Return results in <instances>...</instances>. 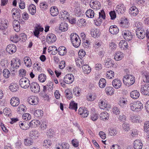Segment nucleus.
Returning <instances> with one entry per match:
<instances>
[{
  "instance_id": "f3484780",
  "label": "nucleus",
  "mask_w": 149,
  "mask_h": 149,
  "mask_svg": "<svg viewBox=\"0 0 149 149\" xmlns=\"http://www.w3.org/2000/svg\"><path fill=\"white\" fill-rule=\"evenodd\" d=\"M7 20L4 19H0V29L3 30L8 26Z\"/></svg>"
},
{
  "instance_id": "6e6552de",
  "label": "nucleus",
  "mask_w": 149,
  "mask_h": 149,
  "mask_svg": "<svg viewBox=\"0 0 149 149\" xmlns=\"http://www.w3.org/2000/svg\"><path fill=\"white\" fill-rule=\"evenodd\" d=\"M20 60L18 58L13 59L11 61V65L13 71H15V69H17L20 65Z\"/></svg>"
},
{
  "instance_id": "8fccbe9b",
  "label": "nucleus",
  "mask_w": 149,
  "mask_h": 149,
  "mask_svg": "<svg viewBox=\"0 0 149 149\" xmlns=\"http://www.w3.org/2000/svg\"><path fill=\"white\" fill-rule=\"evenodd\" d=\"M114 72L111 70H110L107 72L106 77L109 79H110L114 77Z\"/></svg>"
},
{
  "instance_id": "58836bf2",
  "label": "nucleus",
  "mask_w": 149,
  "mask_h": 149,
  "mask_svg": "<svg viewBox=\"0 0 149 149\" xmlns=\"http://www.w3.org/2000/svg\"><path fill=\"white\" fill-rule=\"evenodd\" d=\"M40 122L36 120H32L29 123L28 125L29 127L31 128L35 127L36 125L40 123Z\"/></svg>"
},
{
  "instance_id": "603ef678",
  "label": "nucleus",
  "mask_w": 149,
  "mask_h": 149,
  "mask_svg": "<svg viewBox=\"0 0 149 149\" xmlns=\"http://www.w3.org/2000/svg\"><path fill=\"white\" fill-rule=\"evenodd\" d=\"M144 131L149 133V121H146L144 123Z\"/></svg>"
},
{
  "instance_id": "4be33fe9",
  "label": "nucleus",
  "mask_w": 149,
  "mask_h": 149,
  "mask_svg": "<svg viewBox=\"0 0 149 149\" xmlns=\"http://www.w3.org/2000/svg\"><path fill=\"white\" fill-rule=\"evenodd\" d=\"M76 24L79 27H84L87 24L86 19L84 18L79 19L77 22Z\"/></svg>"
},
{
  "instance_id": "de8ad7c7",
  "label": "nucleus",
  "mask_w": 149,
  "mask_h": 149,
  "mask_svg": "<svg viewBox=\"0 0 149 149\" xmlns=\"http://www.w3.org/2000/svg\"><path fill=\"white\" fill-rule=\"evenodd\" d=\"M77 104L75 103L74 101L72 102L70 104L69 109H71L77 111Z\"/></svg>"
},
{
  "instance_id": "79ce46f5",
  "label": "nucleus",
  "mask_w": 149,
  "mask_h": 149,
  "mask_svg": "<svg viewBox=\"0 0 149 149\" xmlns=\"http://www.w3.org/2000/svg\"><path fill=\"white\" fill-rule=\"evenodd\" d=\"M120 24L122 25L121 26L123 28L128 27L130 24V23L128 21L127 19L126 18L125 19H124L122 21L120 22Z\"/></svg>"
},
{
  "instance_id": "0e129e2a",
  "label": "nucleus",
  "mask_w": 149,
  "mask_h": 149,
  "mask_svg": "<svg viewBox=\"0 0 149 149\" xmlns=\"http://www.w3.org/2000/svg\"><path fill=\"white\" fill-rule=\"evenodd\" d=\"M78 54L79 57L81 58L84 57L85 56L86 52L83 49H81L79 52Z\"/></svg>"
},
{
  "instance_id": "0eeeda50",
  "label": "nucleus",
  "mask_w": 149,
  "mask_h": 149,
  "mask_svg": "<svg viewBox=\"0 0 149 149\" xmlns=\"http://www.w3.org/2000/svg\"><path fill=\"white\" fill-rule=\"evenodd\" d=\"M140 91L142 94L149 95V84L146 83L141 85Z\"/></svg>"
},
{
  "instance_id": "a18cd8bd",
  "label": "nucleus",
  "mask_w": 149,
  "mask_h": 149,
  "mask_svg": "<svg viewBox=\"0 0 149 149\" xmlns=\"http://www.w3.org/2000/svg\"><path fill=\"white\" fill-rule=\"evenodd\" d=\"M34 114L36 117H39L43 116V111L41 110H36L34 111Z\"/></svg>"
},
{
  "instance_id": "c9c22d12",
  "label": "nucleus",
  "mask_w": 149,
  "mask_h": 149,
  "mask_svg": "<svg viewBox=\"0 0 149 149\" xmlns=\"http://www.w3.org/2000/svg\"><path fill=\"white\" fill-rule=\"evenodd\" d=\"M114 88L110 86L107 87L105 89V92L107 95H112L113 93Z\"/></svg>"
},
{
  "instance_id": "f704fd0d",
  "label": "nucleus",
  "mask_w": 149,
  "mask_h": 149,
  "mask_svg": "<svg viewBox=\"0 0 149 149\" xmlns=\"http://www.w3.org/2000/svg\"><path fill=\"white\" fill-rule=\"evenodd\" d=\"M86 14L87 17L92 18L94 17V12L91 9H89L86 12Z\"/></svg>"
},
{
  "instance_id": "dca6fc26",
  "label": "nucleus",
  "mask_w": 149,
  "mask_h": 149,
  "mask_svg": "<svg viewBox=\"0 0 149 149\" xmlns=\"http://www.w3.org/2000/svg\"><path fill=\"white\" fill-rule=\"evenodd\" d=\"M90 7L93 9H99L100 8V3L97 1H91L90 2Z\"/></svg>"
},
{
  "instance_id": "4d7b16f0",
  "label": "nucleus",
  "mask_w": 149,
  "mask_h": 149,
  "mask_svg": "<svg viewBox=\"0 0 149 149\" xmlns=\"http://www.w3.org/2000/svg\"><path fill=\"white\" fill-rule=\"evenodd\" d=\"M24 142L25 146H30L32 145L33 141L32 140H29L28 139H25L24 140Z\"/></svg>"
},
{
  "instance_id": "4468645a",
  "label": "nucleus",
  "mask_w": 149,
  "mask_h": 149,
  "mask_svg": "<svg viewBox=\"0 0 149 149\" xmlns=\"http://www.w3.org/2000/svg\"><path fill=\"white\" fill-rule=\"evenodd\" d=\"M136 35L139 38L143 39L145 37L146 33L143 29H136Z\"/></svg>"
},
{
  "instance_id": "5fc2aeb1",
  "label": "nucleus",
  "mask_w": 149,
  "mask_h": 149,
  "mask_svg": "<svg viewBox=\"0 0 149 149\" xmlns=\"http://www.w3.org/2000/svg\"><path fill=\"white\" fill-rule=\"evenodd\" d=\"M142 24L141 22L137 21L134 22V26L137 28V29H142Z\"/></svg>"
},
{
  "instance_id": "864d4df0",
  "label": "nucleus",
  "mask_w": 149,
  "mask_h": 149,
  "mask_svg": "<svg viewBox=\"0 0 149 149\" xmlns=\"http://www.w3.org/2000/svg\"><path fill=\"white\" fill-rule=\"evenodd\" d=\"M40 6L41 10H45L47 8V5L45 2H42L40 4Z\"/></svg>"
},
{
  "instance_id": "1a4fd4ad",
  "label": "nucleus",
  "mask_w": 149,
  "mask_h": 149,
  "mask_svg": "<svg viewBox=\"0 0 149 149\" xmlns=\"http://www.w3.org/2000/svg\"><path fill=\"white\" fill-rule=\"evenodd\" d=\"M74 79V76L72 74H68L64 77L63 81L67 84H70L72 83Z\"/></svg>"
},
{
  "instance_id": "5701e85b",
  "label": "nucleus",
  "mask_w": 149,
  "mask_h": 149,
  "mask_svg": "<svg viewBox=\"0 0 149 149\" xmlns=\"http://www.w3.org/2000/svg\"><path fill=\"white\" fill-rule=\"evenodd\" d=\"M109 31L111 34H116L119 32V29L115 25L111 26L109 28Z\"/></svg>"
},
{
  "instance_id": "393cba45",
  "label": "nucleus",
  "mask_w": 149,
  "mask_h": 149,
  "mask_svg": "<svg viewBox=\"0 0 149 149\" xmlns=\"http://www.w3.org/2000/svg\"><path fill=\"white\" fill-rule=\"evenodd\" d=\"M139 12L138 9L135 6H132L130 9L129 13L134 16H136Z\"/></svg>"
},
{
  "instance_id": "f257e3e1",
  "label": "nucleus",
  "mask_w": 149,
  "mask_h": 149,
  "mask_svg": "<svg viewBox=\"0 0 149 149\" xmlns=\"http://www.w3.org/2000/svg\"><path fill=\"white\" fill-rule=\"evenodd\" d=\"M123 81L124 83L128 87L135 82L134 77L132 75L127 74L124 77Z\"/></svg>"
},
{
  "instance_id": "c756f323",
  "label": "nucleus",
  "mask_w": 149,
  "mask_h": 149,
  "mask_svg": "<svg viewBox=\"0 0 149 149\" xmlns=\"http://www.w3.org/2000/svg\"><path fill=\"white\" fill-rule=\"evenodd\" d=\"M130 95L132 98L136 99L139 97L140 96V93L138 91L134 90L132 91L130 93Z\"/></svg>"
},
{
  "instance_id": "412c9836",
  "label": "nucleus",
  "mask_w": 149,
  "mask_h": 149,
  "mask_svg": "<svg viewBox=\"0 0 149 149\" xmlns=\"http://www.w3.org/2000/svg\"><path fill=\"white\" fill-rule=\"evenodd\" d=\"M113 86L116 88H120L121 86V82L120 80L118 79H116L113 80L112 82Z\"/></svg>"
},
{
  "instance_id": "f03ea898",
  "label": "nucleus",
  "mask_w": 149,
  "mask_h": 149,
  "mask_svg": "<svg viewBox=\"0 0 149 149\" xmlns=\"http://www.w3.org/2000/svg\"><path fill=\"white\" fill-rule=\"evenodd\" d=\"M130 105L131 110L136 112L140 111L143 108V104L139 101L133 102Z\"/></svg>"
},
{
  "instance_id": "9d476101",
  "label": "nucleus",
  "mask_w": 149,
  "mask_h": 149,
  "mask_svg": "<svg viewBox=\"0 0 149 149\" xmlns=\"http://www.w3.org/2000/svg\"><path fill=\"white\" fill-rule=\"evenodd\" d=\"M28 103L32 105L37 104L38 102V98L36 96H31L29 97L27 100Z\"/></svg>"
},
{
  "instance_id": "6e6d98bb",
  "label": "nucleus",
  "mask_w": 149,
  "mask_h": 149,
  "mask_svg": "<svg viewBox=\"0 0 149 149\" xmlns=\"http://www.w3.org/2000/svg\"><path fill=\"white\" fill-rule=\"evenodd\" d=\"M22 117L23 119L26 121L30 120L31 118L30 114L27 113H24L22 116Z\"/></svg>"
},
{
  "instance_id": "7c9ffc66",
  "label": "nucleus",
  "mask_w": 149,
  "mask_h": 149,
  "mask_svg": "<svg viewBox=\"0 0 149 149\" xmlns=\"http://www.w3.org/2000/svg\"><path fill=\"white\" fill-rule=\"evenodd\" d=\"M58 52L60 55H64L67 52L66 49L63 46L60 47L58 49Z\"/></svg>"
},
{
  "instance_id": "aec40b11",
  "label": "nucleus",
  "mask_w": 149,
  "mask_h": 149,
  "mask_svg": "<svg viewBox=\"0 0 149 149\" xmlns=\"http://www.w3.org/2000/svg\"><path fill=\"white\" fill-rule=\"evenodd\" d=\"M125 9L124 5L123 4H121L120 5L117 6L116 10L118 14H122L124 13Z\"/></svg>"
},
{
  "instance_id": "a211bd4d",
  "label": "nucleus",
  "mask_w": 149,
  "mask_h": 149,
  "mask_svg": "<svg viewBox=\"0 0 149 149\" xmlns=\"http://www.w3.org/2000/svg\"><path fill=\"white\" fill-rule=\"evenodd\" d=\"M143 144L139 140H135L134 142V148L135 149H141Z\"/></svg>"
},
{
  "instance_id": "774afa93",
  "label": "nucleus",
  "mask_w": 149,
  "mask_h": 149,
  "mask_svg": "<svg viewBox=\"0 0 149 149\" xmlns=\"http://www.w3.org/2000/svg\"><path fill=\"white\" fill-rule=\"evenodd\" d=\"M48 124V121L46 120H43L42 122V123L41 125V127L43 129H45Z\"/></svg>"
},
{
  "instance_id": "a878e982",
  "label": "nucleus",
  "mask_w": 149,
  "mask_h": 149,
  "mask_svg": "<svg viewBox=\"0 0 149 149\" xmlns=\"http://www.w3.org/2000/svg\"><path fill=\"white\" fill-rule=\"evenodd\" d=\"M119 47L122 49H126L128 47L127 42L124 40H121L119 44Z\"/></svg>"
},
{
  "instance_id": "13d9d810",
  "label": "nucleus",
  "mask_w": 149,
  "mask_h": 149,
  "mask_svg": "<svg viewBox=\"0 0 149 149\" xmlns=\"http://www.w3.org/2000/svg\"><path fill=\"white\" fill-rule=\"evenodd\" d=\"M25 109H26V107L23 104H21L18 107V111L19 112H26Z\"/></svg>"
},
{
  "instance_id": "4c0bfd02",
  "label": "nucleus",
  "mask_w": 149,
  "mask_h": 149,
  "mask_svg": "<svg viewBox=\"0 0 149 149\" xmlns=\"http://www.w3.org/2000/svg\"><path fill=\"white\" fill-rule=\"evenodd\" d=\"M98 84L100 88H103L106 86V81L104 78L101 79L99 80Z\"/></svg>"
},
{
  "instance_id": "b1692460",
  "label": "nucleus",
  "mask_w": 149,
  "mask_h": 149,
  "mask_svg": "<svg viewBox=\"0 0 149 149\" xmlns=\"http://www.w3.org/2000/svg\"><path fill=\"white\" fill-rule=\"evenodd\" d=\"M39 134L37 130H31L30 132L29 136L32 139H35L38 137Z\"/></svg>"
},
{
  "instance_id": "c85d7f7f",
  "label": "nucleus",
  "mask_w": 149,
  "mask_h": 149,
  "mask_svg": "<svg viewBox=\"0 0 149 149\" xmlns=\"http://www.w3.org/2000/svg\"><path fill=\"white\" fill-rule=\"evenodd\" d=\"M50 12L51 15L53 16H56L58 13V8L55 6L51 8Z\"/></svg>"
},
{
  "instance_id": "ea45409f",
  "label": "nucleus",
  "mask_w": 149,
  "mask_h": 149,
  "mask_svg": "<svg viewBox=\"0 0 149 149\" xmlns=\"http://www.w3.org/2000/svg\"><path fill=\"white\" fill-rule=\"evenodd\" d=\"M10 89L12 92H15L18 89V86L16 84L12 83L10 86Z\"/></svg>"
},
{
  "instance_id": "cd10ccee",
  "label": "nucleus",
  "mask_w": 149,
  "mask_h": 149,
  "mask_svg": "<svg viewBox=\"0 0 149 149\" xmlns=\"http://www.w3.org/2000/svg\"><path fill=\"white\" fill-rule=\"evenodd\" d=\"M123 57V53L120 52H117L114 54V59L117 61L121 60Z\"/></svg>"
},
{
  "instance_id": "e2e57ef3",
  "label": "nucleus",
  "mask_w": 149,
  "mask_h": 149,
  "mask_svg": "<svg viewBox=\"0 0 149 149\" xmlns=\"http://www.w3.org/2000/svg\"><path fill=\"white\" fill-rule=\"evenodd\" d=\"M83 111L82 114V117L84 118L88 116V111L86 109H83Z\"/></svg>"
},
{
  "instance_id": "f8f14e48",
  "label": "nucleus",
  "mask_w": 149,
  "mask_h": 149,
  "mask_svg": "<svg viewBox=\"0 0 149 149\" xmlns=\"http://www.w3.org/2000/svg\"><path fill=\"white\" fill-rule=\"evenodd\" d=\"M16 50V46L13 44H10L8 45L6 48V51L10 54H12L15 52Z\"/></svg>"
},
{
  "instance_id": "72a5a7b5",
  "label": "nucleus",
  "mask_w": 149,
  "mask_h": 149,
  "mask_svg": "<svg viewBox=\"0 0 149 149\" xmlns=\"http://www.w3.org/2000/svg\"><path fill=\"white\" fill-rule=\"evenodd\" d=\"M109 116V114L106 112H104L100 114V116L102 120H107Z\"/></svg>"
},
{
  "instance_id": "a19ab883",
  "label": "nucleus",
  "mask_w": 149,
  "mask_h": 149,
  "mask_svg": "<svg viewBox=\"0 0 149 149\" xmlns=\"http://www.w3.org/2000/svg\"><path fill=\"white\" fill-rule=\"evenodd\" d=\"M88 100L90 101H93L96 98L95 94L94 93L88 94L86 96Z\"/></svg>"
},
{
  "instance_id": "680f3d73",
  "label": "nucleus",
  "mask_w": 149,
  "mask_h": 149,
  "mask_svg": "<svg viewBox=\"0 0 149 149\" xmlns=\"http://www.w3.org/2000/svg\"><path fill=\"white\" fill-rule=\"evenodd\" d=\"M65 93H66V96L67 98L69 99H70L72 97V94L71 92L69 90H68L65 91Z\"/></svg>"
},
{
  "instance_id": "9b49d317",
  "label": "nucleus",
  "mask_w": 149,
  "mask_h": 149,
  "mask_svg": "<svg viewBox=\"0 0 149 149\" xmlns=\"http://www.w3.org/2000/svg\"><path fill=\"white\" fill-rule=\"evenodd\" d=\"M122 34L123 35L124 38L127 41L131 40L132 39L131 32L129 31H123L122 32Z\"/></svg>"
},
{
  "instance_id": "49530a36",
  "label": "nucleus",
  "mask_w": 149,
  "mask_h": 149,
  "mask_svg": "<svg viewBox=\"0 0 149 149\" xmlns=\"http://www.w3.org/2000/svg\"><path fill=\"white\" fill-rule=\"evenodd\" d=\"M3 75L6 78H8L10 76V72L7 69H4L3 72Z\"/></svg>"
},
{
  "instance_id": "338daca9",
  "label": "nucleus",
  "mask_w": 149,
  "mask_h": 149,
  "mask_svg": "<svg viewBox=\"0 0 149 149\" xmlns=\"http://www.w3.org/2000/svg\"><path fill=\"white\" fill-rule=\"evenodd\" d=\"M123 130L126 131H128L130 130L129 124L125 123L123 124Z\"/></svg>"
},
{
  "instance_id": "473e14b6",
  "label": "nucleus",
  "mask_w": 149,
  "mask_h": 149,
  "mask_svg": "<svg viewBox=\"0 0 149 149\" xmlns=\"http://www.w3.org/2000/svg\"><path fill=\"white\" fill-rule=\"evenodd\" d=\"M59 29L62 31L65 32L68 29V25L67 23H61L59 26Z\"/></svg>"
},
{
  "instance_id": "6ab92c4d",
  "label": "nucleus",
  "mask_w": 149,
  "mask_h": 149,
  "mask_svg": "<svg viewBox=\"0 0 149 149\" xmlns=\"http://www.w3.org/2000/svg\"><path fill=\"white\" fill-rule=\"evenodd\" d=\"M19 100L17 97H13L10 100V104L13 107H16L19 104Z\"/></svg>"
},
{
  "instance_id": "3c124183",
  "label": "nucleus",
  "mask_w": 149,
  "mask_h": 149,
  "mask_svg": "<svg viewBox=\"0 0 149 149\" xmlns=\"http://www.w3.org/2000/svg\"><path fill=\"white\" fill-rule=\"evenodd\" d=\"M46 79V76L45 74H40L38 76V79L41 82H44Z\"/></svg>"
},
{
  "instance_id": "bb28decb",
  "label": "nucleus",
  "mask_w": 149,
  "mask_h": 149,
  "mask_svg": "<svg viewBox=\"0 0 149 149\" xmlns=\"http://www.w3.org/2000/svg\"><path fill=\"white\" fill-rule=\"evenodd\" d=\"M28 10L30 13L32 15H34L36 12V6L33 4H31L29 6Z\"/></svg>"
},
{
  "instance_id": "e433bc0d",
  "label": "nucleus",
  "mask_w": 149,
  "mask_h": 149,
  "mask_svg": "<svg viewBox=\"0 0 149 149\" xmlns=\"http://www.w3.org/2000/svg\"><path fill=\"white\" fill-rule=\"evenodd\" d=\"M83 70L84 73L88 74L90 72L91 68L88 65L86 64L83 66Z\"/></svg>"
},
{
  "instance_id": "69168bd1",
  "label": "nucleus",
  "mask_w": 149,
  "mask_h": 149,
  "mask_svg": "<svg viewBox=\"0 0 149 149\" xmlns=\"http://www.w3.org/2000/svg\"><path fill=\"white\" fill-rule=\"evenodd\" d=\"M26 71L25 70L22 69L19 70V74L22 77H24L26 76Z\"/></svg>"
},
{
  "instance_id": "7ed1b4c3",
  "label": "nucleus",
  "mask_w": 149,
  "mask_h": 149,
  "mask_svg": "<svg viewBox=\"0 0 149 149\" xmlns=\"http://www.w3.org/2000/svg\"><path fill=\"white\" fill-rule=\"evenodd\" d=\"M78 36L76 34L72 33L70 35V39L73 45L76 47H78L81 43V40L79 39Z\"/></svg>"
},
{
  "instance_id": "2eb2a0df",
  "label": "nucleus",
  "mask_w": 149,
  "mask_h": 149,
  "mask_svg": "<svg viewBox=\"0 0 149 149\" xmlns=\"http://www.w3.org/2000/svg\"><path fill=\"white\" fill-rule=\"evenodd\" d=\"M56 37L54 34L52 33H49L47 36L46 40L48 43L54 42L56 41Z\"/></svg>"
},
{
  "instance_id": "052dcab7",
  "label": "nucleus",
  "mask_w": 149,
  "mask_h": 149,
  "mask_svg": "<svg viewBox=\"0 0 149 149\" xmlns=\"http://www.w3.org/2000/svg\"><path fill=\"white\" fill-rule=\"evenodd\" d=\"M60 145V146H61L62 149H68L69 147V144L66 142H63Z\"/></svg>"
},
{
  "instance_id": "423d86ee",
  "label": "nucleus",
  "mask_w": 149,
  "mask_h": 149,
  "mask_svg": "<svg viewBox=\"0 0 149 149\" xmlns=\"http://www.w3.org/2000/svg\"><path fill=\"white\" fill-rule=\"evenodd\" d=\"M30 88L31 91L35 93H38L40 90L39 85L36 82H32L30 84Z\"/></svg>"
},
{
  "instance_id": "ddd939ff",
  "label": "nucleus",
  "mask_w": 149,
  "mask_h": 149,
  "mask_svg": "<svg viewBox=\"0 0 149 149\" xmlns=\"http://www.w3.org/2000/svg\"><path fill=\"white\" fill-rule=\"evenodd\" d=\"M44 30L43 28L40 25H37L34 27V30L33 31V34L36 37L38 38L40 32H42Z\"/></svg>"
},
{
  "instance_id": "09e8293b",
  "label": "nucleus",
  "mask_w": 149,
  "mask_h": 149,
  "mask_svg": "<svg viewBox=\"0 0 149 149\" xmlns=\"http://www.w3.org/2000/svg\"><path fill=\"white\" fill-rule=\"evenodd\" d=\"M109 134L111 136H115L117 133L116 129L113 128H110L108 130Z\"/></svg>"
},
{
  "instance_id": "39448f33",
  "label": "nucleus",
  "mask_w": 149,
  "mask_h": 149,
  "mask_svg": "<svg viewBox=\"0 0 149 149\" xmlns=\"http://www.w3.org/2000/svg\"><path fill=\"white\" fill-rule=\"evenodd\" d=\"M99 17L98 18L96 19V22H95V25L97 26H100L102 23V20L101 18H102L104 19L105 18V14L103 10H102L100 12H99Z\"/></svg>"
},
{
  "instance_id": "37998d69",
  "label": "nucleus",
  "mask_w": 149,
  "mask_h": 149,
  "mask_svg": "<svg viewBox=\"0 0 149 149\" xmlns=\"http://www.w3.org/2000/svg\"><path fill=\"white\" fill-rule=\"evenodd\" d=\"M104 63H105V65L107 68H110L112 67L113 65V61L110 60L108 61L107 60L104 61Z\"/></svg>"
},
{
  "instance_id": "2f4dec72",
  "label": "nucleus",
  "mask_w": 149,
  "mask_h": 149,
  "mask_svg": "<svg viewBox=\"0 0 149 149\" xmlns=\"http://www.w3.org/2000/svg\"><path fill=\"white\" fill-rule=\"evenodd\" d=\"M130 119L133 123H140L142 122L140 118L137 116H132L130 117Z\"/></svg>"
},
{
  "instance_id": "bf43d9fd",
  "label": "nucleus",
  "mask_w": 149,
  "mask_h": 149,
  "mask_svg": "<svg viewBox=\"0 0 149 149\" xmlns=\"http://www.w3.org/2000/svg\"><path fill=\"white\" fill-rule=\"evenodd\" d=\"M50 141L49 140H45L43 143V145L46 148H49L51 145Z\"/></svg>"
},
{
  "instance_id": "20e7f679",
  "label": "nucleus",
  "mask_w": 149,
  "mask_h": 149,
  "mask_svg": "<svg viewBox=\"0 0 149 149\" xmlns=\"http://www.w3.org/2000/svg\"><path fill=\"white\" fill-rule=\"evenodd\" d=\"M19 85L22 88L26 89L28 88L30 85L29 80L26 77L21 78L19 81Z\"/></svg>"
},
{
  "instance_id": "c03bdc74",
  "label": "nucleus",
  "mask_w": 149,
  "mask_h": 149,
  "mask_svg": "<svg viewBox=\"0 0 149 149\" xmlns=\"http://www.w3.org/2000/svg\"><path fill=\"white\" fill-rule=\"evenodd\" d=\"M127 101L126 99L122 98L120 100L119 104L122 107H123L125 106L126 105Z\"/></svg>"
}]
</instances>
